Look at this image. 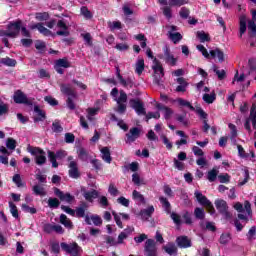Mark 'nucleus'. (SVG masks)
<instances>
[{"mask_svg":"<svg viewBox=\"0 0 256 256\" xmlns=\"http://www.w3.org/2000/svg\"><path fill=\"white\" fill-rule=\"evenodd\" d=\"M60 91L62 95H66L68 97L66 99V106L70 109V111H75L77 106L73 99H77V91L73 89L71 84H60Z\"/></svg>","mask_w":256,"mask_h":256,"instance_id":"1","label":"nucleus"},{"mask_svg":"<svg viewBox=\"0 0 256 256\" xmlns=\"http://www.w3.org/2000/svg\"><path fill=\"white\" fill-rule=\"evenodd\" d=\"M27 151H28V153L33 155V157H35L36 165L41 166V165H45V163H47V153H45L43 149H41L39 147L31 146V144H29L27 146Z\"/></svg>","mask_w":256,"mask_h":256,"instance_id":"2","label":"nucleus"},{"mask_svg":"<svg viewBox=\"0 0 256 256\" xmlns=\"http://www.w3.org/2000/svg\"><path fill=\"white\" fill-rule=\"evenodd\" d=\"M21 25H23V21L21 20L10 22L7 25V31L3 32V35H5V37H11L12 39L19 37V33H21Z\"/></svg>","mask_w":256,"mask_h":256,"instance_id":"3","label":"nucleus"},{"mask_svg":"<svg viewBox=\"0 0 256 256\" xmlns=\"http://www.w3.org/2000/svg\"><path fill=\"white\" fill-rule=\"evenodd\" d=\"M214 205L217 209V211L224 217V219H232L233 214L229 212V206L227 205V201L223 199H217L214 202Z\"/></svg>","mask_w":256,"mask_h":256,"instance_id":"4","label":"nucleus"},{"mask_svg":"<svg viewBox=\"0 0 256 256\" xmlns=\"http://www.w3.org/2000/svg\"><path fill=\"white\" fill-rule=\"evenodd\" d=\"M47 154H48V159H49L50 163L52 164V167L54 169H57V167H59V162H57V159H65V157L67 156V151L58 150L55 153L51 150H48Z\"/></svg>","mask_w":256,"mask_h":256,"instance_id":"5","label":"nucleus"},{"mask_svg":"<svg viewBox=\"0 0 256 256\" xmlns=\"http://www.w3.org/2000/svg\"><path fill=\"white\" fill-rule=\"evenodd\" d=\"M14 103H17V105H27L28 107H33V100L27 98V95L23 93L21 90H16L14 92Z\"/></svg>","mask_w":256,"mask_h":256,"instance_id":"6","label":"nucleus"},{"mask_svg":"<svg viewBox=\"0 0 256 256\" xmlns=\"http://www.w3.org/2000/svg\"><path fill=\"white\" fill-rule=\"evenodd\" d=\"M114 101H116L118 105L116 109L117 113H119L120 115H125V112L127 111V93L121 90L120 96L118 97V99H114Z\"/></svg>","mask_w":256,"mask_h":256,"instance_id":"7","label":"nucleus"},{"mask_svg":"<svg viewBox=\"0 0 256 256\" xmlns=\"http://www.w3.org/2000/svg\"><path fill=\"white\" fill-rule=\"evenodd\" d=\"M60 247L62 251H65L66 253H69V255H72V256H79V253L81 252V246H79L77 242H73L70 244L62 242L60 244Z\"/></svg>","mask_w":256,"mask_h":256,"instance_id":"8","label":"nucleus"},{"mask_svg":"<svg viewBox=\"0 0 256 256\" xmlns=\"http://www.w3.org/2000/svg\"><path fill=\"white\" fill-rule=\"evenodd\" d=\"M163 55L159 56V59H163L167 65H171V67H175L177 65V58L171 53V49L169 46L163 47Z\"/></svg>","mask_w":256,"mask_h":256,"instance_id":"9","label":"nucleus"},{"mask_svg":"<svg viewBox=\"0 0 256 256\" xmlns=\"http://www.w3.org/2000/svg\"><path fill=\"white\" fill-rule=\"evenodd\" d=\"M68 161H70L68 167V175L71 179H79L81 177V172H79V166L77 165V161L73 160V156H68Z\"/></svg>","mask_w":256,"mask_h":256,"instance_id":"10","label":"nucleus"},{"mask_svg":"<svg viewBox=\"0 0 256 256\" xmlns=\"http://www.w3.org/2000/svg\"><path fill=\"white\" fill-rule=\"evenodd\" d=\"M129 105L131 109H134L135 113L138 115H147V110H145V104L140 99H130Z\"/></svg>","mask_w":256,"mask_h":256,"instance_id":"11","label":"nucleus"},{"mask_svg":"<svg viewBox=\"0 0 256 256\" xmlns=\"http://www.w3.org/2000/svg\"><path fill=\"white\" fill-rule=\"evenodd\" d=\"M145 256H157V243L153 239H147L144 247Z\"/></svg>","mask_w":256,"mask_h":256,"instance_id":"12","label":"nucleus"},{"mask_svg":"<svg viewBox=\"0 0 256 256\" xmlns=\"http://www.w3.org/2000/svg\"><path fill=\"white\" fill-rule=\"evenodd\" d=\"M53 191H54V195L58 197L60 201H65L66 203H69V204L75 201V196L71 195V193L69 192L64 194L63 191H61V189L57 187H54Z\"/></svg>","mask_w":256,"mask_h":256,"instance_id":"13","label":"nucleus"},{"mask_svg":"<svg viewBox=\"0 0 256 256\" xmlns=\"http://www.w3.org/2000/svg\"><path fill=\"white\" fill-rule=\"evenodd\" d=\"M139 137H141V129L133 127L129 130V133L126 134V143H135Z\"/></svg>","mask_w":256,"mask_h":256,"instance_id":"14","label":"nucleus"},{"mask_svg":"<svg viewBox=\"0 0 256 256\" xmlns=\"http://www.w3.org/2000/svg\"><path fill=\"white\" fill-rule=\"evenodd\" d=\"M196 113L197 115H199L201 119H204L203 120L204 126L202 128V131L204 133H208L209 130L211 129V126L209 125V123H207V117H208L207 113L203 110V108H201V106L196 107Z\"/></svg>","mask_w":256,"mask_h":256,"instance_id":"15","label":"nucleus"},{"mask_svg":"<svg viewBox=\"0 0 256 256\" xmlns=\"http://www.w3.org/2000/svg\"><path fill=\"white\" fill-rule=\"evenodd\" d=\"M176 244L180 249H189L193 245L191 239L187 236H178L176 238Z\"/></svg>","mask_w":256,"mask_h":256,"instance_id":"16","label":"nucleus"},{"mask_svg":"<svg viewBox=\"0 0 256 256\" xmlns=\"http://www.w3.org/2000/svg\"><path fill=\"white\" fill-rule=\"evenodd\" d=\"M30 29H37L39 33L44 35V37H53V32L51 30L47 29L45 26H43V23L39 22L36 24H33Z\"/></svg>","mask_w":256,"mask_h":256,"instance_id":"17","label":"nucleus"},{"mask_svg":"<svg viewBox=\"0 0 256 256\" xmlns=\"http://www.w3.org/2000/svg\"><path fill=\"white\" fill-rule=\"evenodd\" d=\"M156 108L158 109V111H164V119H166V121H169V119H171V117L173 115V109H171L161 103H157Z\"/></svg>","mask_w":256,"mask_h":256,"instance_id":"18","label":"nucleus"},{"mask_svg":"<svg viewBox=\"0 0 256 256\" xmlns=\"http://www.w3.org/2000/svg\"><path fill=\"white\" fill-rule=\"evenodd\" d=\"M153 213H155V207L149 206L146 209H142L139 212V215H140L142 221H149V218L151 217V215H153Z\"/></svg>","mask_w":256,"mask_h":256,"instance_id":"19","label":"nucleus"},{"mask_svg":"<svg viewBox=\"0 0 256 256\" xmlns=\"http://www.w3.org/2000/svg\"><path fill=\"white\" fill-rule=\"evenodd\" d=\"M210 57H212V59H215V57H217L219 63H223L225 61V53L219 48L210 50Z\"/></svg>","mask_w":256,"mask_h":256,"instance_id":"20","label":"nucleus"},{"mask_svg":"<svg viewBox=\"0 0 256 256\" xmlns=\"http://www.w3.org/2000/svg\"><path fill=\"white\" fill-rule=\"evenodd\" d=\"M100 152L102 154L101 158L103 159V161L105 163L111 164V161H113V157H111V150L109 149V147H103Z\"/></svg>","mask_w":256,"mask_h":256,"instance_id":"21","label":"nucleus"},{"mask_svg":"<svg viewBox=\"0 0 256 256\" xmlns=\"http://www.w3.org/2000/svg\"><path fill=\"white\" fill-rule=\"evenodd\" d=\"M247 32V17L246 16H240L239 18V33H240V38L245 35Z\"/></svg>","mask_w":256,"mask_h":256,"instance_id":"22","label":"nucleus"},{"mask_svg":"<svg viewBox=\"0 0 256 256\" xmlns=\"http://www.w3.org/2000/svg\"><path fill=\"white\" fill-rule=\"evenodd\" d=\"M83 197L88 201V203H93V199H97L99 197V191L95 189L86 191L84 192Z\"/></svg>","mask_w":256,"mask_h":256,"instance_id":"23","label":"nucleus"},{"mask_svg":"<svg viewBox=\"0 0 256 256\" xmlns=\"http://www.w3.org/2000/svg\"><path fill=\"white\" fill-rule=\"evenodd\" d=\"M163 249L168 255L177 254V245H175V242H168L165 246H163Z\"/></svg>","mask_w":256,"mask_h":256,"instance_id":"24","label":"nucleus"},{"mask_svg":"<svg viewBox=\"0 0 256 256\" xmlns=\"http://www.w3.org/2000/svg\"><path fill=\"white\" fill-rule=\"evenodd\" d=\"M34 112L38 115V117L34 118V123H39V121H43V119H47V116L43 110L37 105L34 106Z\"/></svg>","mask_w":256,"mask_h":256,"instance_id":"25","label":"nucleus"},{"mask_svg":"<svg viewBox=\"0 0 256 256\" xmlns=\"http://www.w3.org/2000/svg\"><path fill=\"white\" fill-rule=\"evenodd\" d=\"M32 191L37 197H45L47 195V191H45V188L39 184L34 185L32 187Z\"/></svg>","mask_w":256,"mask_h":256,"instance_id":"26","label":"nucleus"},{"mask_svg":"<svg viewBox=\"0 0 256 256\" xmlns=\"http://www.w3.org/2000/svg\"><path fill=\"white\" fill-rule=\"evenodd\" d=\"M154 66L152 67L154 73H160L161 77H165V70L163 69V65H161V62L157 60V58H154Z\"/></svg>","mask_w":256,"mask_h":256,"instance_id":"27","label":"nucleus"},{"mask_svg":"<svg viewBox=\"0 0 256 256\" xmlns=\"http://www.w3.org/2000/svg\"><path fill=\"white\" fill-rule=\"evenodd\" d=\"M159 201L160 203H162L165 213H167V215H171V203L169 202V200L161 196L159 198Z\"/></svg>","mask_w":256,"mask_h":256,"instance_id":"28","label":"nucleus"},{"mask_svg":"<svg viewBox=\"0 0 256 256\" xmlns=\"http://www.w3.org/2000/svg\"><path fill=\"white\" fill-rule=\"evenodd\" d=\"M87 204L85 202H82L80 207L76 208L75 210V215L78 218H83L85 217V211H87Z\"/></svg>","mask_w":256,"mask_h":256,"instance_id":"29","label":"nucleus"},{"mask_svg":"<svg viewBox=\"0 0 256 256\" xmlns=\"http://www.w3.org/2000/svg\"><path fill=\"white\" fill-rule=\"evenodd\" d=\"M198 203H200V205H202V207H205L207 205V203L210 201L209 199H207V196L203 195V193L201 192H195L194 193Z\"/></svg>","mask_w":256,"mask_h":256,"instance_id":"30","label":"nucleus"},{"mask_svg":"<svg viewBox=\"0 0 256 256\" xmlns=\"http://www.w3.org/2000/svg\"><path fill=\"white\" fill-rule=\"evenodd\" d=\"M0 63L1 65H5L6 67H15L17 65V60L10 57H5L0 59Z\"/></svg>","mask_w":256,"mask_h":256,"instance_id":"31","label":"nucleus"},{"mask_svg":"<svg viewBox=\"0 0 256 256\" xmlns=\"http://www.w3.org/2000/svg\"><path fill=\"white\" fill-rule=\"evenodd\" d=\"M177 103H178V105H180V107H187L188 109H190V111H196L197 112V108L195 109V107H193L191 102H189V101H187L183 98H178Z\"/></svg>","mask_w":256,"mask_h":256,"instance_id":"32","label":"nucleus"},{"mask_svg":"<svg viewBox=\"0 0 256 256\" xmlns=\"http://www.w3.org/2000/svg\"><path fill=\"white\" fill-rule=\"evenodd\" d=\"M196 37L200 40V43H207L211 41V37L209 34L205 33V31H198Z\"/></svg>","mask_w":256,"mask_h":256,"instance_id":"33","label":"nucleus"},{"mask_svg":"<svg viewBox=\"0 0 256 256\" xmlns=\"http://www.w3.org/2000/svg\"><path fill=\"white\" fill-rule=\"evenodd\" d=\"M143 71H145V60L141 58L136 62L135 73H137V75H141Z\"/></svg>","mask_w":256,"mask_h":256,"instance_id":"34","label":"nucleus"},{"mask_svg":"<svg viewBox=\"0 0 256 256\" xmlns=\"http://www.w3.org/2000/svg\"><path fill=\"white\" fill-rule=\"evenodd\" d=\"M60 223L61 225H64V227H67L68 229L73 228V222H71L69 218H67V215L65 214L60 215Z\"/></svg>","mask_w":256,"mask_h":256,"instance_id":"35","label":"nucleus"},{"mask_svg":"<svg viewBox=\"0 0 256 256\" xmlns=\"http://www.w3.org/2000/svg\"><path fill=\"white\" fill-rule=\"evenodd\" d=\"M248 35L251 38L256 37V24L253 20L248 21Z\"/></svg>","mask_w":256,"mask_h":256,"instance_id":"36","label":"nucleus"},{"mask_svg":"<svg viewBox=\"0 0 256 256\" xmlns=\"http://www.w3.org/2000/svg\"><path fill=\"white\" fill-rule=\"evenodd\" d=\"M77 154L81 161H87V159H89V152L83 147L77 150Z\"/></svg>","mask_w":256,"mask_h":256,"instance_id":"37","label":"nucleus"},{"mask_svg":"<svg viewBox=\"0 0 256 256\" xmlns=\"http://www.w3.org/2000/svg\"><path fill=\"white\" fill-rule=\"evenodd\" d=\"M90 163L93 166V169H95L96 173H99V171H103V162H101V160L92 159Z\"/></svg>","mask_w":256,"mask_h":256,"instance_id":"38","label":"nucleus"},{"mask_svg":"<svg viewBox=\"0 0 256 256\" xmlns=\"http://www.w3.org/2000/svg\"><path fill=\"white\" fill-rule=\"evenodd\" d=\"M189 4V0H169L168 5L170 7H183V5Z\"/></svg>","mask_w":256,"mask_h":256,"instance_id":"39","label":"nucleus"},{"mask_svg":"<svg viewBox=\"0 0 256 256\" xmlns=\"http://www.w3.org/2000/svg\"><path fill=\"white\" fill-rule=\"evenodd\" d=\"M213 71H214V73H216L219 81H223V79H225V77H227V72L225 70H219L217 65L213 66Z\"/></svg>","mask_w":256,"mask_h":256,"instance_id":"40","label":"nucleus"},{"mask_svg":"<svg viewBox=\"0 0 256 256\" xmlns=\"http://www.w3.org/2000/svg\"><path fill=\"white\" fill-rule=\"evenodd\" d=\"M9 208H10V213L12 217H14V219H19V209H17V205H15V203L10 201Z\"/></svg>","mask_w":256,"mask_h":256,"instance_id":"41","label":"nucleus"},{"mask_svg":"<svg viewBox=\"0 0 256 256\" xmlns=\"http://www.w3.org/2000/svg\"><path fill=\"white\" fill-rule=\"evenodd\" d=\"M194 217L203 221V219H205V210L203 208L196 207L194 209Z\"/></svg>","mask_w":256,"mask_h":256,"instance_id":"42","label":"nucleus"},{"mask_svg":"<svg viewBox=\"0 0 256 256\" xmlns=\"http://www.w3.org/2000/svg\"><path fill=\"white\" fill-rule=\"evenodd\" d=\"M59 205H61V201L57 198H49L48 199V207L50 209H59Z\"/></svg>","mask_w":256,"mask_h":256,"instance_id":"43","label":"nucleus"},{"mask_svg":"<svg viewBox=\"0 0 256 256\" xmlns=\"http://www.w3.org/2000/svg\"><path fill=\"white\" fill-rule=\"evenodd\" d=\"M57 67H63L64 69H69L71 67V63L67 58H61L56 61Z\"/></svg>","mask_w":256,"mask_h":256,"instance_id":"44","label":"nucleus"},{"mask_svg":"<svg viewBox=\"0 0 256 256\" xmlns=\"http://www.w3.org/2000/svg\"><path fill=\"white\" fill-rule=\"evenodd\" d=\"M80 13L85 19H93V13H91V10L87 6H82Z\"/></svg>","mask_w":256,"mask_h":256,"instance_id":"45","label":"nucleus"},{"mask_svg":"<svg viewBox=\"0 0 256 256\" xmlns=\"http://www.w3.org/2000/svg\"><path fill=\"white\" fill-rule=\"evenodd\" d=\"M216 99H217V96L215 95V93H212V94L206 93L203 95V101H205V103H208V105H211V103H214Z\"/></svg>","mask_w":256,"mask_h":256,"instance_id":"46","label":"nucleus"},{"mask_svg":"<svg viewBox=\"0 0 256 256\" xmlns=\"http://www.w3.org/2000/svg\"><path fill=\"white\" fill-rule=\"evenodd\" d=\"M6 147L7 149H10L11 151H15L17 147V141L13 138H8L6 140Z\"/></svg>","mask_w":256,"mask_h":256,"instance_id":"47","label":"nucleus"},{"mask_svg":"<svg viewBox=\"0 0 256 256\" xmlns=\"http://www.w3.org/2000/svg\"><path fill=\"white\" fill-rule=\"evenodd\" d=\"M196 49H198V51H200L202 53L203 57H205L206 59H210L211 52L209 53L207 51V48H205V46L199 44V45L196 46Z\"/></svg>","mask_w":256,"mask_h":256,"instance_id":"48","label":"nucleus"},{"mask_svg":"<svg viewBox=\"0 0 256 256\" xmlns=\"http://www.w3.org/2000/svg\"><path fill=\"white\" fill-rule=\"evenodd\" d=\"M120 84L122 87H129V89H133V85H135V82H133L131 78H128L127 80H125V78H122Z\"/></svg>","mask_w":256,"mask_h":256,"instance_id":"49","label":"nucleus"},{"mask_svg":"<svg viewBox=\"0 0 256 256\" xmlns=\"http://www.w3.org/2000/svg\"><path fill=\"white\" fill-rule=\"evenodd\" d=\"M170 39H171V41H173V43L175 45H177V43H179V41H181V39H183V36L179 32L170 33Z\"/></svg>","mask_w":256,"mask_h":256,"instance_id":"50","label":"nucleus"},{"mask_svg":"<svg viewBox=\"0 0 256 256\" xmlns=\"http://www.w3.org/2000/svg\"><path fill=\"white\" fill-rule=\"evenodd\" d=\"M52 131L54 132V133H61L62 131H63V126H61V122H59V121H54L53 123H52Z\"/></svg>","mask_w":256,"mask_h":256,"instance_id":"51","label":"nucleus"},{"mask_svg":"<svg viewBox=\"0 0 256 256\" xmlns=\"http://www.w3.org/2000/svg\"><path fill=\"white\" fill-rule=\"evenodd\" d=\"M35 48L37 51H40V53H45V49H47V44L45 42L38 40L35 44Z\"/></svg>","mask_w":256,"mask_h":256,"instance_id":"52","label":"nucleus"},{"mask_svg":"<svg viewBox=\"0 0 256 256\" xmlns=\"http://www.w3.org/2000/svg\"><path fill=\"white\" fill-rule=\"evenodd\" d=\"M190 13H191V11L189 10V8L182 7L180 9L179 15H180L181 19H189Z\"/></svg>","mask_w":256,"mask_h":256,"instance_id":"53","label":"nucleus"},{"mask_svg":"<svg viewBox=\"0 0 256 256\" xmlns=\"http://www.w3.org/2000/svg\"><path fill=\"white\" fill-rule=\"evenodd\" d=\"M9 113V105L5 104V102L0 101V117L3 115H7Z\"/></svg>","mask_w":256,"mask_h":256,"instance_id":"54","label":"nucleus"},{"mask_svg":"<svg viewBox=\"0 0 256 256\" xmlns=\"http://www.w3.org/2000/svg\"><path fill=\"white\" fill-rule=\"evenodd\" d=\"M231 241V234H221L219 243L221 245H227Z\"/></svg>","mask_w":256,"mask_h":256,"instance_id":"55","label":"nucleus"},{"mask_svg":"<svg viewBox=\"0 0 256 256\" xmlns=\"http://www.w3.org/2000/svg\"><path fill=\"white\" fill-rule=\"evenodd\" d=\"M91 221H93V224L96 227H100V225H103V219L100 218L99 215H92L90 216Z\"/></svg>","mask_w":256,"mask_h":256,"instance_id":"56","label":"nucleus"},{"mask_svg":"<svg viewBox=\"0 0 256 256\" xmlns=\"http://www.w3.org/2000/svg\"><path fill=\"white\" fill-rule=\"evenodd\" d=\"M44 101H46V103L52 107H57V105H59V101H57V99L53 98L52 96H46Z\"/></svg>","mask_w":256,"mask_h":256,"instance_id":"57","label":"nucleus"},{"mask_svg":"<svg viewBox=\"0 0 256 256\" xmlns=\"http://www.w3.org/2000/svg\"><path fill=\"white\" fill-rule=\"evenodd\" d=\"M208 181H210V183H213L217 180V170L212 169L208 172V176H207Z\"/></svg>","mask_w":256,"mask_h":256,"instance_id":"58","label":"nucleus"},{"mask_svg":"<svg viewBox=\"0 0 256 256\" xmlns=\"http://www.w3.org/2000/svg\"><path fill=\"white\" fill-rule=\"evenodd\" d=\"M170 217H171L172 221H174L175 225H181V215H179L175 212H171Z\"/></svg>","mask_w":256,"mask_h":256,"instance_id":"59","label":"nucleus"},{"mask_svg":"<svg viewBox=\"0 0 256 256\" xmlns=\"http://www.w3.org/2000/svg\"><path fill=\"white\" fill-rule=\"evenodd\" d=\"M108 193H110L112 197H117V195H119V190L117 189V187H115V184H110L108 188Z\"/></svg>","mask_w":256,"mask_h":256,"instance_id":"60","label":"nucleus"},{"mask_svg":"<svg viewBox=\"0 0 256 256\" xmlns=\"http://www.w3.org/2000/svg\"><path fill=\"white\" fill-rule=\"evenodd\" d=\"M149 119H161V114L159 112H148L146 114V121Z\"/></svg>","mask_w":256,"mask_h":256,"instance_id":"61","label":"nucleus"},{"mask_svg":"<svg viewBox=\"0 0 256 256\" xmlns=\"http://www.w3.org/2000/svg\"><path fill=\"white\" fill-rule=\"evenodd\" d=\"M12 180H13V183L17 185V187H23V180L21 179V175L15 174Z\"/></svg>","mask_w":256,"mask_h":256,"instance_id":"62","label":"nucleus"},{"mask_svg":"<svg viewBox=\"0 0 256 256\" xmlns=\"http://www.w3.org/2000/svg\"><path fill=\"white\" fill-rule=\"evenodd\" d=\"M115 49H117V51H129V46L127 43H118Z\"/></svg>","mask_w":256,"mask_h":256,"instance_id":"63","label":"nucleus"},{"mask_svg":"<svg viewBox=\"0 0 256 256\" xmlns=\"http://www.w3.org/2000/svg\"><path fill=\"white\" fill-rule=\"evenodd\" d=\"M249 120H256V104L253 103L250 109Z\"/></svg>","mask_w":256,"mask_h":256,"instance_id":"64","label":"nucleus"}]
</instances>
